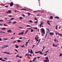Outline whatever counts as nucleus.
<instances>
[{"label":"nucleus","mask_w":62,"mask_h":62,"mask_svg":"<svg viewBox=\"0 0 62 62\" xmlns=\"http://www.w3.org/2000/svg\"><path fill=\"white\" fill-rule=\"evenodd\" d=\"M45 59H46L45 60L43 61V62H47L49 61L48 59V57H46L45 58Z\"/></svg>","instance_id":"1"},{"label":"nucleus","mask_w":62,"mask_h":62,"mask_svg":"<svg viewBox=\"0 0 62 62\" xmlns=\"http://www.w3.org/2000/svg\"><path fill=\"white\" fill-rule=\"evenodd\" d=\"M58 34L59 36L62 37V34L60 33H56V35H57Z\"/></svg>","instance_id":"2"},{"label":"nucleus","mask_w":62,"mask_h":62,"mask_svg":"<svg viewBox=\"0 0 62 62\" xmlns=\"http://www.w3.org/2000/svg\"><path fill=\"white\" fill-rule=\"evenodd\" d=\"M44 22H41V23L40 24V28H41V26L42 25H43L44 24Z\"/></svg>","instance_id":"3"},{"label":"nucleus","mask_w":62,"mask_h":62,"mask_svg":"<svg viewBox=\"0 0 62 62\" xmlns=\"http://www.w3.org/2000/svg\"><path fill=\"white\" fill-rule=\"evenodd\" d=\"M2 53L5 54H10V53H9V52H2Z\"/></svg>","instance_id":"4"},{"label":"nucleus","mask_w":62,"mask_h":62,"mask_svg":"<svg viewBox=\"0 0 62 62\" xmlns=\"http://www.w3.org/2000/svg\"><path fill=\"white\" fill-rule=\"evenodd\" d=\"M54 33L53 32H50L49 34L50 35L52 36L54 35Z\"/></svg>","instance_id":"5"},{"label":"nucleus","mask_w":62,"mask_h":62,"mask_svg":"<svg viewBox=\"0 0 62 62\" xmlns=\"http://www.w3.org/2000/svg\"><path fill=\"white\" fill-rule=\"evenodd\" d=\"M41 30L42 31V32H43V33H44V34H45V31L44 29H43V28H42Z\"/></svg>","instance_id":"6"},{"label":"nucleus","mask_w":62,"mask_h":62,"mask_svg":"<svg viewBox=\"0 0 62 62\" xmlns=\"http://www.w3.org/2000/svg\"><path fill=\"white\" fill-rule=\"evenodd\" d=\"M10 6H13L14 5V3L13 2H11V3H10Z\"/></svg>","instance_id":"7"},{"label":"nucleus","mask_w":62,"mask_h":62,"mask_svg":"<svg viewBox=\"0 0 62 62\" xmlns=\"http://www.w3.org/2000/svg\"><path fill=\"white\" fill-rule=\"evenodd\" d=\"M47 23L50 26H51L50 23H49V21L48 20L47 21Z\"/></svg>","instance_id":"8"},{"label":"nucleus","mask_w":62,"mask_h":62,"mask_svg":"<svg viewBox=\"0 0 62 62\" xmlns=\"http://www.w3.org/2000/svg\"><path fill=\"white\" fill-rule=\"evenodd\" d=\"M7 32L8 33L10 32V33H11L12 32V31H11V30L10 29L9 30H8L7 31Z\"/></svg>","instance_id":"9"},{"label":"nucleus","mask_w":62,"mask_h":62,"mask_svg":"<svg viewBox=\"0 0 62 62\" xmlns=\"http://www.w3.org/2000/svg\"><path fill=\"white\" fill-rule=\"evenodd\" d=\"M53 46V47H56L57 46H58L57 45H55L54 44H53V45H52Z\"/></svg>","instance_id":"10"},{"label":"nucleus","mask_w":62,"mask_h":62,"mask_svg":"<svg viewBox=\"0 0 62 62\" xmlns=\"http://www.w3.org/2000/svg\"><path fill=\"white\" fill-rule=\"evenodd\" d=\"M15 46L16 48H18L19 46L18 45H16V44L15 45Z\"/></svg>","instance_id":"11"},{"label":"nucleus","mask_w":62,"mask_h":62,"mask_svg":"<svg viewBox=\"0 0 62 62\" xmlns=\"http://www.w3.org/2000/svg\"><path fill=\"white\" fill-rule=\"evenodd\" d=\"M54 18L58 19L59 18V17L58 16H56L54 17Z\"/></svg>","instance_id":"12"},{"label":"nucleus","mask_w":62,"mask_h":62,"mask_svg":"<svg viewBox=\"0 0 62 62\" xmlns=\"http://www.w3.org/2000/svg\"><path fill=\"white\" fill-rule=\"evenodd\" d=\"M36 57H35V58H34L33 60V62H34L36 60Z\"/></svg>","instance_id":"13"},{"label":"nucleus","mask_w":62,"mask_h":62,"mask_svg":"<svg viewBox=\"0 0 62 62\" xmlns=\"http://www.w3.org/2000/svg\"><path fill=\"white\" fill-rule=\"evenodd\" d=\"M19 19L20 20H22V19H23V18L22 17H19Z\"/></svg>","instance_id":"14"},{"label":"nucleus","mask_w":62,"mask_h":62,"mask_svg":"<svg viewBox=\"0 0 62 62\" xmlns=\"http://www.w3.org/2000/svg\"><path fill=\"white\" fill-rule=\"evenodd\" d=\"M54 41L57 42H58V41H57V39L56 38L54 39Z\"/></svg>","instance_id":"15"},{"label":"nucleus","mask_w":62,"mask_h":62,"mask_svg":"<svg viewBox=\"0 0 62 62\" xmlns=\"http://www.w3.org/2000/svg\"><path fill=\"white\" fill-rule=\"evenodd\" d=\"M24 32H20V34L21 35H23L24 34Z\"/></svg>","instance_id":"16"},{"label":"nucleus","mask_w":62,"mask_h":62,"mask_svg":"<svg viewBox=\"0 0 62 62\" xmlns=\"http://www.w3.org/2000/svg\"><path fill=\"white\" fill-rule=\"evenodd\" d=\"M40 52V51H38V52H37V51H36V52H35V53L36 54H37L39 53Z\"/></svg>","instance_id":"17"},{"label":"nucleus","mask_w":62,"mask_h":62,"mask_svg":"<svg viewBox=\"0 0 62 62\" xmlns=\"http://www.w3.org/2000/svg\"><path fill=\"white\" fill-rule=\"evenodd\" d=\"M12 11L11 10H8V13H11Z\"/></svg>","instance_id":"18"},{"label":"nucleus","mask_w":62,"mask_h":62,"mask_svg":"<svg viewBox=\"0 0 62 62\" xmlns=\"http://www.w3.org/2000/svg\"><path fill=\"white\" fill-rule=\"evenodd\" d=\"M21 40H17V42L18 43H20V42H21Z\"/></svg>","instance_id":"19"},{"label":"nucleus","mask_w":62,"mask_h":62,"mask_svg":"<svg viewBox=\"0 0 62 62\" xmlns=\"http://www.w3.org/2000/svg\"><path fill=\"white\" fill-rule=\"evenodd\" d=\"M1 29L4 30H5L6 29V28H1Z\"/></svg>","instance_id":"20"},{"label":"nucleus","mask_w":62,"mask_h":62,"mask_svg":"<svg viewBox=\"0 0 62 62\" xmlns=\"http://www.w3.org/2000/svg\"><path fill=\"white\" fill-rule=\"evenodd\" d=\"M1 32H2L3 33H5V32H3V31H0V33L2 34V33Z\"/></svg>","instance_id":"21"},{"label":"nucleus","mask_w":62,"mask_h":62,"mask_svg":"<svg viewBox=\"0 0 62 62\" xmlns=\"http://www.w3.org/2000/svg\"><path fill=\"white\" fill-rule=\"evenodd\" d=\"M16 42V41H13L12 43V44H15Z\"/></svg>","instance_id":"22"},{"label":"nucleus","mask_w":62,"mask_h":62,"mask_svg":"<svg viewBox=\"0 0 62 62\" xmlns=\"http://www.w3.org/2000/svg\"><path fill=\"white\" fill-rule=\"evenodd\" d=\"M41 16V15H40V14H38L37 15H36V16Z\"/></svg>","instance_id":"23"},{"label":"nucleus","mask_w":62,"mask_h":62,"mask_svg":"<svg viewBox=\"0 0 62 62\" xmlns=\"http://www.w3.org/2000/svg\"><path fill=\"white\" fill-rule=\"evenodd\" d=\"M29 22L30 23H33V22L32 21H31V20H30Z\"/></svg>","instance_id":"24"},{"label":"nucleus","mask_w":62,"mask_h":62,"mask_svg":"<svg viewBox=\"0 0 62 62\" xmlns=\"http://www.w3.org/2000/svg\"><path fill=\"white\" fill-rule=\"evenodd\" d=\"M50 18L51 19H52L53 18V17L52 16H50Z\"/></svg>","instance_id":"25"},{"label":"nucleus","mask_w":62,"mask_h":62,"mask_svg":"<svg viewBox=\"0 0 62 62\" xmlns=\"http://www.w3.org/2000/svg\"><path fill=\"white\" fill-rule=\"evenodd\" d=\"M31 51L30 53L31 54H32L33 53V51H32V49H31V51Z\"/></svg>","instance_id":"26"},{"label":"nucleus","mask_w":62,"mask_h":62,"mask_svg":"<svg viewBox=\"0 0 62 62\" xmlns=\"http://www.w3.org/2000/svg\"><path fill=\"white\" fill-rule=\"evenodd\" d=\"M28 30H26L25 33V34H26L27 33V32H28Z\"/></svg>","instance_id":"27"},{"label":"nucleus","mask_w":62,"mask_h":62,"mask_svg":"<svg viewBox=\"0 0 62 62\" xmlns=\"http://www.w3.org/2000/svg\"><path fill=\"white\" fill-rule=\"evenodd\" d=\"M39 54H43V53L42 52H41V51H40V52H39Z\"/></svg>","instance_id":"28"},{"label":"nucleus","mask_w":62,"mask_h":62,"mask_svg":"<svg viewBox=\"0 0 62 62\" xmlns=\"http://www.w3.org/2000/svg\"><path fill=\"white\" fill-rule=\"evenodd\" d=\"M15 50L16 51V52L18 53V50H17V49H15Z\"/></svg>","instance_id":"29"},{"label":"nucleus","mask_w":62,"mask_h":62,"mask_svg":"<svg viewBox=\"0 0 62 62\" xmlns=\"http://www.w3.org/2000/svg\"><path fill=\"white\" fill-rule=\"evenodd\" d=\"M8 45H7V46L5 45L4 46V47H5V48L8 47Z\"/></svg>","instance_id":"30"},{"label":"nucleus","mask_w":62,"mask_h":62,"mask_svg":"<svg viewBox=\"0 0 62 62\" xmlns=\"http://www.w3.org/2000/svg\"><path fill=\"white\" fill-rule=\"evenodd\" d=\"M21 10H26V9L25 8L24 9H21Z\"/></svg>","instance_id":"31"},{"label":"nucleus","mask_w":62,"mask_h":62,"mask_svg":"<svg viewBox=\"0 0 62 62\" xmlns=\"http://www.w3.org/2000/svg\"><path fill=\"white\" fill-rule=\"evenodd\" d=\"M33 31H34L33 30V29H31V32H33Z\"/></svg>","instance_id":"32"},{"label":"nucleus","mask_w":62,"mask_h":62,"mask_svg":"<svg viewBox=\"0 0 62 62\" xmlns=\"http://www.w3.org/2000/svg\"><path fill=\"white\" fill-rule=\"evenodd\" d=\"M26 27H31V26H30V25H27L26 26Z\"/></svg>","instance_id":"33"},{"label":"nucleus","mask_w":62,"mask_h":62,"mask_svg":"<svg viewBox=\"0 0 62 62\" xmlns=\"http://www.w3.org/2000/svg\"><path fill=\"white\" fill-rule=\"evenodd\" d=\"M16 21H15V22H14L13 23V24H16Z\"/></svg>","instance_id":"34"},{"label":"nucleus","mask_w":62,"mask_h":62,"mask_svg":"<svg viewBox=\"0 0 62 62\" xmlns=\"http://www.w3.org/2000/svg\"><path fill=\"white\" fill-rule=\"evenodd\" d=\"M55 27H55L56 29L57 30V27H58L57 25H56Z\"/></svg>","instance_id":"35"},{"label":"nucleus","mask_w":62,"mask_h":62,"mask_svg":"<svg viewBox=\"0 0 62 62\" xmlns=\"http://www.w3.org/2000/svg\"><path fill=\"white\" fill-rule=\"evenodd\" d=\"M34 19L35 20H36V21H38V20H37V18H34Z\"/></svg>","instance_id":"36"},{"label":"nucleus","mask_w":62,"mask_h":62,"mask_svg":"<svg viewBox=\"0 0 62 62\" xmlns=\"http://www.w3.org/2000/svg\"><path fill=\"white\" fill-rule=\"evenodd\" d=\"M27 14H28V15H31V14H30V13H29V12L28 13H27Z\"/></svg>","instance_id":"37"},{"label":"nucleus","mask_w":62,"mask_h":62,"mask_svg":"<svg viewBox=\"0 0 62 62\" xmlns=\"http://www.w3.org/2000/svg\"><path fill=\"white\" fill-rule=\"evenodd\" d=\"M22 16H23L24 17H25V15H24L23 14H22Z\"/></svg>","instance_id":"38"},{"label":"nucleus","mask_w":62,"mask_h":62,"mask_svg":"<svg viewBox=\"0 0 62 62\" xmlns=\"http://www.w3.org/2000/svg\"><path fill=\"white\" fill-rule=\"evenodd\" d=\"M14 19V18H11V19H10V20H13Z\"/></svg>","instance_id":"39"},{"label":"nucleus","mask_w":62,"mask_h":62,"mask_svg":"<svg viewBox=\"0 0 62 62\" xmlns=\"http://www.w3.org/2000/svg\"><path fill=\"white\" fill-rule=\"evenodd\" d=\"M62 55V53L60 54L59 55V56H61Z\"/></svg>","instance_id":"40"},{"label":"nucleus","mask_w":62,"mask_h":62,"mask_svg":"<svg viewBox=\"0 0 62 62\" xmlns=\"http://www.w3.org/2000/svg\"><path fill=\"white\" fill-rule=\"evenodd\" d=\"M8 17H12V16L11 15H9L8 16Z\"/></svg>","instance_id":"41"},{"label":"nucleus","mask_w":62,"mask_h":62,"mask_svg":"<svg viewBox=\"0 0 62 62\" xmlns=\"http://www.w3.org/2000/svg\"><path fill=\"white\" fill-rule=\"evenodd\" d=\"M34 23H38V21H35L34 22Z\"/></svg>","instance_id":"42"},{"label":"nucleus","mask_w":62,"mask_h":62,"mask_svg":"<svg viewBox=\"0 0 62 62\" xmlns=\"http://www.w3.org/2000/svg\"><path fill=\"white\" fill-rule=\"evenodd\" d=\"M43 49H45V46H44L43 47Z\"/></svg>","instance_id":"43"},{"label":"nucleus","mask_w":62,"mask_h":62,"mask_svg":"<svg viewBox=\"0 0 62 62\" xmlns=\"http://www.w3.org/2000/svg\"><path fill=\"white\" fill-rule=\"evenodd\" d=\"M3 39L4 40H7V39H5V38H3Z\"/></svg>","instance_id":"44"},{"label":"nucleus","mask_w":62,"mask_h":62,"mask_svg":"<svg viewBox=\"0 0 62 62\" xmlns=\"http://www.w3.org/2000/svg\"><path fill=\"white\" fill-rule=\"evenodd\" d=\"M1 61H2L4 62H5L6 61L5 60H1Z\"/></svg>","instance_id":"45"},{"label":"nucleus","mask_w":62,"mask_h":62,"mask_svg":"<svg viewBox=\"0 0 62 62\" xmlns=\"http://www.w3.org/2000/svg\"><path fill=\"white\" fill-rule=\"evenodd\" d=\"M4 26H7L8 25H6V24H4Z\"/></svg>","instance_id":"46"},{"label":"nucleus","mask_w":62,"mask_h":62,"mask_svg":"<svg viewBox=\"0 0 62 62\" xmlns=\"http://www.w3.org/2000/svg\"><path fill=\"white\" fill-rule=\"evenodd\" d=\"M28 54H27V53H26V54H25V57H26Z\"/></svg>","instance_id":"47"},{"label":"nucleus","mask_w":62,"mask_h":62,"mask_svg":"<svg viewBox=\"0 0 62 62\" xmlns=\"http://www.w3.org/2000/svg\"><path fill=\"white\" fill-rule=\"evenodd\" d=\"M29 55H30V56H31L32 55H31V54H28Z\"/></svg>","instance_id":"48"},{"label":"nucleus","mask_w":62,"mask_h":62,"mask_svg":"<svg viewBox=\"0 0 62 62\" xmlns=\"http://www.w3.org/2000/svg\"><path fill=\"white\" fill-rule=\"evenodd\" d=\"M21 46V47H23V48H24V45H23V46Z\"/></svg>","instance_id":"49"},{"label":"nucleus","mask_w":62,"mask_h":62,"mask_svg":"<svg viewBox=\"0 0 62 62\" xmlns=\"http://www.w3.org/2000/svg\"><path fill=\"white\" fill-rule=\"evenodd\" d=\"M8 6H5V8H8Z\"/></svg>","instance_id":"50"},{"label":"nucleus","mask_w":62,"mask_h":62,"mask_svg":"<svg viewBox=\"0 0 62 62\" xmlns=\"http://www.w3.org/2000/svg\"><path fill=\"white\" fill-rule=\"evenodd\" d=\"M5 48V46H2V48H2V49H3V48Z\"/></svg>","instance_id":"51"},{"label":"nucleus","mask_w":62,"mask_h":62,"mask_svg":"<svg viewBox=\"0 0 62 62\" xmlns=\"http://www.w3.org/2000/svg\"><path fill=\"white\" fill-rule=\"evenodd\" d=\"M4 59L5 60H7V58H4Z\"/></svg>","instance_id":"52"},{"label":"nucleus","mask_w":62,"mask_h":62,"mask_svg":"<svg viewBox=\"0 0 62 62\" xmlns=\"http://www.w3.org/2000/svg\"><path fill=\"white\" fill-rule=\"evenodd\" d=\"M22 39V37H20L19 38V39Z\"/></svg>","instance_id":"53"},{"label":"nucleus","mask_w":62,"mask_h":62,"mask_svg":"<svg viewBox=\"0 0 62 62\" xmlns=\"http://www.w3.org/2000/svg\"><path fill=\"white\" fill-rule=\"evenodd\" d=\"M34 28L35 29H36V30H37L38 29V28L37 27H35V28Z\"/></svg>","instance_id":"54"},{"label":"nucleus","mask_w":62,"mask_h":62,"mask_svg":"<svg viewBox=\"0 0 62 62\" xmlns=\"http://www.w3.org/2000/svg\"><path fill=\"white\" fill-rule=\"evenodd\" d=\"M11 22H9L8 23H11Z\"/></svg>","instance_id":"55"},{"label":"nucleus","mask_w":62,"mask_h":62,"mask_svg":"<svg viewBox=\"0 0 62 62\" xmlns=\"http://www.w3.org/2000/svg\"><path fill=\"white\" fill-rule=\"evenodd\" d=\"M29 43V42L28 41H27V42L26 43V44H28V43Z\"/></svg>","instance_id":"56"},{"label":"nucleus","mask_w":62,"mask_h":62,"mask_svg":"<svg viewBox=\"0 0 62 62\" xmlns=\"http://www.w3.org/2000/svg\"><path fill=\"white\" fill-rule=\"evenodd\" d=\"M0 21L1 22L3 21V20H0Z\"/></svg>","instance_id":"57"},{"label":"nucleus","mask_w":62,"mask_h":62,"mask_svg":"<svg viewBox=\"0 0 62 62\" xmlns=\"http://www.w3.org/2000/svg\"><path fill=\"white\" fill-rule=\"evenodd\" d=\"M23 39H26V38L25 37H23Z\"/></svg>","instance_id":"58"},{"label":"nucleus","mask_w":62,"mask_h":62,"mask_svg":"<svg viewBox=\"0 0 62 62\" xmlns=\"http://www.w3.org/2000/svg\"><path fill=\"white\" fill-rule=\"evenodd\" d=\"M44 56H46L47 55V54H44Z\"/></svg>","instance_id":"59"},{"label":"nucleus","mask_w":62,"mask_h":62,"mask_svg":"<svg viewBox=\"0 0 62 62\" xmlns=\"http://www.w3.org/2000/svg\"><path fill=\"white\" fill-rule=\"evenodd\" d=\"M2 59V58H0V60L1 61Z\"/></svg>","instance_id":"60"},{"label":"nucleus","mask_w":62,"mask_h":62,"mask_svg":"<svg viewBox=\"0 0 62 62\" xmlns=\"http://www.w3.org/2000/svg\"><path fill=\"white\" fill-rule=\"evenodd\" d=\"M14 12H15L16 13L17 12V11L16 10H15L14 11Z\"/></svg>","instance_id":"61"},{"label":"nucleus","mask_w":62,"mask_h":62,"mask_svg":"<svg viewBox=\"0 0 62 62\" xmlns=\"http://www.w3.org/2000/svg\"><path fill=\"white\" fill-rule=\"evenodd\" d=\"M21 60H19V61H18V62H21Z\"/></svg>","instance_id":"62"},{"label":"nucleus","mask_w":62,"mask_h":62,"mask_svg":"<svg viewBox=\"0 0 62 62\" xmlns=\"http://www.w3.org/2000/svg\"><path fill=\"white\" fill-rule=\"evenodd\" d=\"M19 55H16V57H19Z\"/></svg>","instance_id":"63"},{"label":"nucleus","mask_w":62,"mask_h":62,"mask_svg":"<svg viewBox=\"0 0 62 62\" xmlns=\"http://www.w3.org/2000/svg\"><path fill=\"white\" fill-rule=\"evenodd\" d=\"M2 41V39H1V38H0V41Z\"/></svg>","instance_id":"64"}]
</instances>
